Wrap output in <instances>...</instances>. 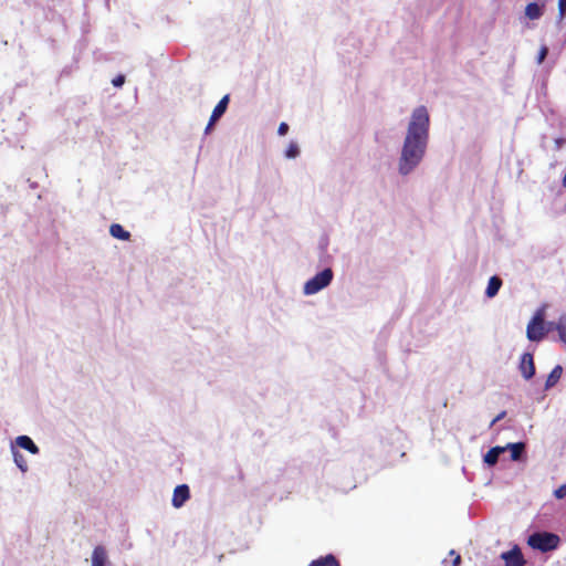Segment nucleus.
<instances>
[{"label": "nucleus", "mask_w": 566, "mask_h": 566, "mask_svg": "<svg viewBox=\"0 0 566 566\" xmlns=\"http://www.w3.org/2000/svg\"><path fill=\"white\" fill-rule=\"evenodd\" d=\"M525 15L531 20H537L543 15V6L531 2L525 8Z\"/></svg>", "instance_id": "ddd939ff"}, {"label": "nucleus", "mask_w": 566, "mask_h": 566, "mask_svg": "<svg viewBox=\"0 0 566 566\" xmlns=\"http://www.w3.org/2000/svg\"><path fill=\"white\" fill-rule=\"evenodd\" d=\"M501 286H502V280L499 276H492L489 280V283H488V286L485 290V295L488 297H494L497 294Z\"/></svg>", "instance_id": "4468645a"}, {"label": "nucleus", "mask_w": 566, "mask_h": 566, "mask_svg": "<svg viewBox=\"0 0 566 566\" xmlns=\"http://www.w3.org/2000/svg\"><path fill=\"white\" fill-rule=\"evenodd\" d=\"M229 101H230V96L227 94L214 106L212 114L210 116L209 123L206 127V132H208L214 125V123L226 113V111L228 108Z\"/></svg>", "instance_id": "20e7f679"}, {"label": "nucleus", "mask_w": 566, "mask_h": 566, "mask_svg": "<svg viewBox=\"0 0 566 566\" xmlns=\"http://www.w3.org/2000/svg\"><path fill=\"white\" fill-rule=\"evenodd\" d=\"M298 146L295 143H291L285 150V156L287 158H295L298 155Z\"/></svg>", "instance_id": "412c9836"}, {"label": "nucleus", "mask_w": 566, "mask_h": 566, "mask_svg": "<svg viewBox=\"0 0 566 566\" xmlns=\"http://www.w3.org/2000/svg\"><path fill=\"white\" fill-rule=\"evenodd\" d=\"M449 555L452 556V566H460V564H461L460 554H458L454 549H451L449 552Z\"/></svg>", "instance_id": "5701e85b"}, {"label": "nucleus", "mask_w": 566, "mask_h": 566, "mask_svg": "<svg viewBox=\"0 0 566 566\" xmlns=\"http://www.w3.org/2000/svg\"><path fill=\"white\" fill-rule=\"evenodd\" d=\"M506 450V448H502V447H494V448H491L486 454L484 455V462L488 464V465H494L496 464L497 460H499V457L501 453H503L504 451Z\"/></svg>", "instance_id": "f8f14e48"}, {"label": "nucleus", "mask_w": 566, "mask_h": 566, "mask_svg": "<svg viewBox=\"0 0 566 566\" xmlns=\"http://www.w3.org/2000/svg\"><path fill=\"white\" fill-rule=\"evenodd\" d=\"M554 495L556 499H564L566 496V484H563L558 489H556L554 491Z\"/></svg>", "instance_id": "b1692460"}, {"label": "nucleus", "mask_w": 566, "mask_h": 566, "mask_svg": "<svg viewBox=\"0 0 566 566\" xmlns=\"http://www.w3.org/2000/svg\"><path fill=\"white\" fill-rule=\"evenodd\" d=\"M333 279V271L331 269H325L321 271V290L326 287Z\"/></svg>", "instance_id": "6ab92c4d"}, {"label": "nucleus", "mask_w": 566, "mask_h": 566, "mask_svg": "<svg viewBox=\"0 0 566 566\" xmlns=\"http://www.w3.org/2000/svg\"><path fill=\"white\" fill-rule=\"evenodd\" d=\"M505 448L511 450V459L517 461L521 459L525 444L523 442L509 443Z\"/></svg>", "instance_id": "dca6fc26"}, {"label": "nucleus", "mask_w": 566, "mask_h": 566, "mask_svg": "<svg viewBox=\"0 0 566 566\" xmlns=\"http://www.w3.org/2000/svg\"><path fill=\"white\" fill-rule=\"evenodd\" d=\"M562 374H563L562 366L560 365H556L552 369L549 375L547 376V379H546V382H545V388L549 389V388L554 387L559 381V379L562 377Z\"/></svg>", "instance_id": "9b49d317"}, {"label": "nucleus", "mask_w": 566, "mask_h": 566, "mask_svg": "<svg viewBox=\"0 0 566 566\" xmlns=\"http://www.w3.org/2000/svg\"><path fill=\"white\" fill-rule=\"evenodd\" d=\"M190 497V490L187 484L176 486L172 494V506L176 509L181 507Z\"/></svg>", "instance_id": "39448f33"}, {"label": "nucleus", "mask_w": 566, "mask_h": 566, "mask_svg": "<svg viewBox=\"0 0 566 566\" xmlns=\"http://www.w3.org/2000/svg\"><path fill=\"white\" fill-rule=\"evenodd\" d=\"M520 370L525 379H531L535 375V364L532 354L525 353L522 355Z\"/></svg>", "instance_id": "0eeeda50"}, {"label": "nucleus", "mask_w": 566, "mask_h": 566, "mask_svg": "<svg viewBox=\"0 0 566 566\" xmlns=\"http://www.w3.org/2000/svg\"><path fill=\"white\" fill-rule=\"evenodd\" d=\"M558 15L563 20L566 15V0H558Z\"/></svg>", "instance_id": "4be33fe9"}, {"label": "nucleus", "mask_w": 566, "mask_h": 566, "mask_svg": "<svg viewBox=\"0 0 566 566\" xmlns=\"http://www.w3.org/2000/svg\"><path fill=\"white\" fill-rule=\"evenodd\" d=\"M430 118L424 106L413 109L399 159V171L408 175L422 160L429 139Z\"/></svg>", "instance_id": "f257e3e1"}, {"label": "nucleus", "mask_w": 566, "mask_h": 566, "mask_svg": "<svg viewBox=\"0 0 566 566\" xmlns=\"http://www.w3.org/2000/svg\"><path fill=\"white\" fill-rule=\"evenodd\" d=\"M547 332V324L544 321V310H539L527 325L526 335L532 342H539Z\"/></svg>", "instance_id": "7ed1b4c3"}, {"label": "nucleus", "mask_w": 566, "mask_h": 566, "mask_svg": "<svg viewBox=\"0 0 566 566\" xmlns=\"http://www.w3.org/2000/svg\"><path fill=\"white\" fill-rule=\"evenodd\" d=\"M321 566H340V564L334 555L328 554L324 557H321Z\"/></svg>", "instance_id": "aec40b11"}, {"label": "nucleus", "mask_w": 566, "mask_h": 566, "mask_svg": "<svg viewBox=\"0 0 566 566\" xmlns=\"http://www.w3.org/2000/svg\"><path fill=\"white\" fill-rule=\"evenodd\" d=\"M547 53H548V49H547L546 46H543V48L539 50L538 57H537V62H538V63H542V62L545 60V57H546Z\"/></svg>", "instance_id": "bb28decb"}, {"label": "nucleus", "mask_w": 566, "mask_h": 566, "mask_svg": "<svg viewBox=\"0 0 566 566\" xmlns=\"http://www.w3.org/2000/svg\"><path fill=\"white\" fill-rule=\"evenodd\" d=\"M107 554L103 546H96L92 554V566H106Z\"/></svg>", "instance_id": "1a4fd4ad"}, {"label": "nucleus", "mask_w": 566, "mask_h": 566, "mask_svg": "<svg viewBox=\"0 0 566 566\" xmlns=\"http://www.w3.org/2000/svg\"><path fill=\"white\" fill-rule=\"evenodd\" d=\"M109 233L112 237L127 241L130 239V233L126 231L119 223H113L109 227Z\"/></svg>", "instance_id": "2eb2a0df"}, {"label": "nucleus", "mask_w": 566, "mask_h": 566, "mask_svg": "<svg viewBox=\"0 0 566 566\" xmlns=\"http://www.w3.org/2000/svg\"><path fill=\"white\" fill-rule=\"evenodd\" d=\"M13 459L15 464L21 469L22 472H25L28 470V463L22 453H20L18 450H13Z\"/></svg>", "instance_id": "a211bd4d"}, {"label": "nucleus", "mask_w": 566, "mask_h": 566, "mask_svg": "<svg viewBox=\"0 0 566 566\" xmlns=\"http://www.w3.org/2000/svg\"><path fill=\"white\" fill-rule=\"evenodd\" d=\"M308 566H318V559L312 560Z\"/></svg>", "instance_id": "c85d7f7f"}, {"label": "nucleus", "mask_w": 566, "mask_h": 566, "mask_svg": "<svg viewBox=\"0 0 566 566\" xmlns=\"http://www.w3.org/2000/svg\"><path fill=\"white\" fill-rule=\"evenodd\" d=\"M502 558L505 562V566H524L525 559L523 557V554L521 549L515 546L509 552H505L502 554Z\"/></svg>", "instance_id": "423d86ee"}, {"label": "nucleus", "mask_w": 566, "mask_h": 566, "mask_svg": "<svg viewBox=\"0 0 566 566\" xmlns=\"http://www.w3.org/2000/svg\"><path fill=\"white\" fill-rule=\"evenodd\" d=\"M556 331L562 343L566 344V313L562 314L557 322L547 323V332Z\"/></svg>", "instance_id": "6e6552de"}, {"label": "nucleus", "mask_w": 566, "mask_h": 566, "mask_svg": "<svg viewBox=\"0 0 566 566\" xmlns=\"http://www.w3.org/2000/svg\"><path fill=\"white\" fill-rule=\"evenodd\" d=\"M289 132V125L286 123H281L277 128V134L280 136H284Z\"/></svg>", "instance_id": "a878e982"}, {"label": "nucleus", "mask_w": 566, "mask_h": 566, "mask_svg": "<svg viewBox=\"0 0 566 566\" xmlns=\"http://www.w3.org/2000/svg\"><path fill=\"white\" fill-rule=\"evenodd\" d=\"M124 82H125V76L124 75H117L112 81L113 85L116 86V87H120L124 84Z\"/></svg>", "instance_id": "393cba45"}, {"label": "nucleus", "mask_w": 566, "mask_h": 566, "mask_svg": "<svg viewBox=\"0 0 566 566\" xmlns=\"http://www.w3.org/2000/svg\"><path fill=\"white\" fill-rule=\"evenodd\" d=\"M17 444L31 452L32 454L39 453V448L35 446V443L32 441V439L28 436H19L15 440Z\"/></svg>", "instance_id": "9d476101"}, {"label": "nucleus", "mask_w": 566, "mask_h": 566, "mask_svg": "<svg viewBox=\"0 0 566 566\" xmlns=\"http://www.w3.org/2000/svg\"><path fill=\"white\" fill-rule=\"evenodd\" d=\"M318 292V273L314 275L304 286L306 295L315 294Z\"/></svg>", "instance_id": "f3484780"}, {"label": "nucleus", "mask_w": 566, "mask_h": 566, "mask_svg": "<svg viewBox=\"0 0 566 566\" xmlns=\"http://www.w3.org/2000/svg\"><path fill=\"white\" fill-rule=\"evenodd\" d=\"M506 412L502 411L500 412L491 422V426L495 424L497 421L502 420L505 417Z\"/></svg>", "instance_id": "cd10ccee"}, {"label": "nucleus", "mask_w": 566, "mask_h": 566, "mask_svg": "<svg viewBox=\"0 0 566 566\" xmlns=\"http://www.w3.org/2000/svg\"><path fill=\"white\" fill-rule=\"evenodd\" d=\"M559 543H560L559 536L554 533H548V532L534 533L527 539V544L532 548L538 549L542 553H547V552L556 549L558 547Z\"/></svg>", "instance_id": "f03ea898"}]
</instances>
